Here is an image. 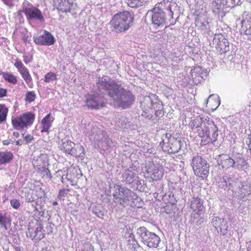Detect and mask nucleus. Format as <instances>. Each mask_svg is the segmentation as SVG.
Instances as JSON below:
<instances>
[{
    "instance_id": "4468645a",
    "label": "nucleus",
    "mask_w": 251,
    "mask_h": 251,
    "mask_svg": "<svg viewBox=\"0 0 251 251\" xmlns=\"http://www.w3.org/2000/svg\"><path fill=\"white\" fill-rule=\"evenodd\" d=\"M44 33L40 36H34L33 39L36 44L42 46H50L53 45L55 39L52 34L46 30Z\"/></svg>"
},
{
    "instance_id": "2eb2a0df",
    "label": "nucleus",
    "mask_w": 251,
    "mask_h": 251,
    "mask_svg": "<svg viewBox=\"0 0 251 251\" xmlns=\"http://www.w3.org/2000/svg\"><path fill=\"white\" fill-rule=\"evenodd\" d=\"M60 149L66 153L72 155H80L76 152V150H79V151H81V152L83 151V148L81 146L77 145L75 147V144L69 140L63 141L60 146Z\"/></svg>"
},
{
    "instance_id": "c03bdc74",
    "label": "nucleus",
    "mask_w": 251,
    "mask_h": 251,
    "mask_svg": "<svg viewBox=\"0 0 251 251\" xmlns=\"http://www.w3.org/2000/svg\"><path fill=\"white\" fill-rule=\"evenodd\" d=\"M241 0H226V5L227 7H234L236 5H240Z\"/></svg>"
},
{
    "instance_id": "58836bf2",
    "label": "nucleus",
    "mask_w": 251,
    "mask_h": 251,
    "mask_svg": "<svg viewBox=\"0 0 251 251\" xmlns=\"http://www.w3.org/2000/svg\"><path fill=\"white\" fill-rule=\"evenodd\" d=\"M19 72L22 75L24 79L27 83L31 81V77L26 68L25 67L23 69H22L21 70L19 71Z\"/></svg>"
},
{
    "instance_id": "ea45409f",
    "label": "nucleus",
    "mask_w": 251,
    "mask_h": 251,
    "mask_svg": "<svg viewBox=\"0 0 251 251\" xmlns=\"http://www.w3.org/2000/svg\"><path fill=\"white\" fill-rule=\"evenodd\" d=\"M227 222L225 221L223 219L220 224L219 227H218V229L220 230V232L222 234L225 235L226 233L227 229Z\"/></svg>"
},
{
    "instance_id": "5fc2aeb1",
    "label": "nucleus",
    "mask_w": 251,
    "mask_h": 251,
    "mask_svg": "<svg viewBox=\"0 0 251 251\" xmlns=\"http://www.w3.org/2000/svg\"><path fill=\"white\" fill-rule=\"evenodd\" d=\"M67 176L68 175H65V176L62 177L60 180L63 183L67 184L68 182H72L71 179L67 177Z\"/></svg>"
},
{
    "instance_id": "f8f14e48",
    "label": "nucleus",
    "mask_w": 251,
    "mask_h": 251,
    "mask_svg": "<svg viewBox=\"0 0 251 251\" xmlns=\"http://www.w3.org/2000/svg\"><path fill=\"white\" fill-rule=\"evenodd\" d=\"M54 6L62 12H76L78 9L77 4L73 0H53Z\"/></svg>"
},
{
    "instance_id": "c756f323",
    "label": "nucleus",
    "mask_w": 251,
    "mask_h": 251,
    "mask_svg": "<svg viewBox=\"0 0 251 251\" xmlns=\"http://www.w3.org/2000/svg\"><path fill=\"white\" fill-rule=\"evenodd\" d=\"M193 123H195V124L196 128L197 129V131L200 133L203 128L204 123H205V121H207V119L206 118L203 119L202 117L199 116L193 120Z\"/></svg>"
},
{
    "instance_id": "39448f33",
    "label": "nucleus",
    "mask_w": 251,
    "mask_h": 251,
    "mask_svg": "<svg viewBox=\"0 0 251 251\" xmlns=\"http://www.w3.org/2000/svg\"><path fill=\"white\" fill-rule=\"evenodd\" d=\"M201 137L205 139L204 143L206 144L210 142H214L218 136V127L213 122L212 119L208 118L207 121L204 123L202 129L200 132Z\"/></svg>"
},
{
    "instance_id": "cd10ccee",
    "label": "nucleus",
    "mask_w": 251,
    "mask_h": 251,
    "mask_svg": "<svg viewBox=\"0 0 251 251\" xmlns=\"http://www.w3.org/2000/svg\"><path fill=\"white\" fill-rule=\"evenodd\" d=\"M242 182L239 179H232L230 177V182L229 183L228 190H231L233 193L236 194V191L242 185Z\"/></svg>"
},
{
    "instance_id": "79ce46f5",
    "label": "nucleus",
    "mask_w": 251,
    "mask_h": 251,
    "mask_svg": "<svg viewBox=\"0 0 251 251\" xmlns=\"http://www.w3.org/2000/svg\"><path fill=\"white\" fill-rule=\"evenodd\" d=\"M26 235L27 236L31 238L32 240H34L36 241V238H37L36 235V227L34 229L32 227H28V231L26 232Z\"/></svg>"
},
{
    "instance_id": "b1692460",
    "label": "nucleus",
    "mask_w": 251,
    "mask_h": 251,
    "mask_svg": "<svg viewBox=\"0 0 251 251\" xmlns=\"http://www.w3.org/2000/svg\"><path fill=\"white\" fill-rule=\"evenodd\" d=\"M148 172H150L151 173L152 178L155 180L161 179L163 176V171H162V169H159L158 167L154 166L152 170L150 169Z\"/></svg>"
},
{
    "instance_id": "20e7f679",
    "label": "nucleus",
    "mask_w": 251,
    "mask_h": 251,
    "mask_svg": "<svg viewBox=\"0 0 251 251\" xmlns=\"http://www.w3.org/2000/svg\"><path fill=\"white\" fill-rule=\"evenodd\" d=\"M136 234L139 241L149 248H157L160 242L158 236L150 231L144 226L138 228Z\"/></svg>"
},
{
    "instance_id": "6e6d98bb",
    "label": "nucleus",
    "mask_w": 251,
    "mask_h": 251,
    "mask_svg": "<svg viewBox=\"0 0 251 251\" xmlns=\"http://www.w3.org/2000/svg\"><path fill=\"white\" fill-rule=\"evenodd\" d=\"M33 139V136L29 134L26 135L24 138V140L26 142V144L30 143Z\"/></svg>"
},
{
    "instance_id": "423d86ee",
    "label": "nucleus",
    "mask_w": 251,
    "mask_h": 251,
    "mask_svg": "<svg viewBox=\"0 0 251 251\" xmlns=\"http://www.w3.org/2000/svg\"><path fill=\"white\" fill-rule=\"evenodd\" d=\"M191 166L196 176L201 177L202 180L208 176L209 166L201 156H194L192 160Z\"/></svg>"
},
{
    "instance_id": "f257e3e1",
    "label": "nucleus",
    "mask_w": 251,
    "mask_h": 251,
    "mask_svg": "<svg viewBox=\"0 0 251 251\" xmlns=\"http://www.w3.org/2000/svg\"><path fill=\"white\" fill-rule=\"evenodd\" d=\"M97 84L100 92L107 94L117 107L128 108L133 104L135 100V97L131 92L107 76L99 77Z\"/></svg>"
},
{
    "instance_id": "de8ad7c7",
    "label": "nucleus",
    "mask_w": 251,
    "mask_h": 251,
    "mask_svg": "<svg viewBox=\"0 0 251 251\" xmlns=\"http://www.w3.org/2000/svg\"><path fill=\"white\" fill-rule=\"evenodd\" d=\"M35 95L33 92H27L26 94L25 100L28 102H32L34 100Z\"/></svg>"
},
{
    "instance_id": "13d9d810",
    "label": "nucleus",
    "mask_w": 251,
    "mask_h": 251,
    "mask_svg": "<svg viewBox=\"0 0 251 251\" xmlns=\"http://www.w3.org/2000/svg\"><path fill=\"white\" fill-rule=\"evenodd\" d=\"M170 200L169 201V202L172 205H174L176 204V200L174 198V196L171 197V196H169Z\"/></svg>"
},
{
    "instance_id": "9d476101",
    "label": "nucleus",
    "mask_w": 251,
    "mask_h": 251,
    "mask_svg": "<svg viewBox=\"0 0 251 251\" xmlns=\"http://www.w3.org/2000/svg\"><path fill=\"white\" fill-rule=\"evenodd\" d=\"M155 98V95L151 94L145 96L140 100V107L143 110L141 115L148 119H151L152 117L153 111H152V107L156 104V102L153 103Z\"/></svg>"
},
{
    "instance_id": "72a5a7b5",
    "label": "nucleus",
    "mask_w": 251,
    "mask_h": 251,
    "mask_svg": "<svg viewBox=\"0 0 251 251\" xmlns=\"http://www.w3.org/2000/svg\"><path fill=\"white\" fill-rule=\"evenodd\" d=\"M2 76L5 80L10 83L16 84L17 82L16 77L11 74L8 73H3Z\"/></svg>"
},
{
    "instance_id": "a878e982",
    "label": "nucleus",
    "mask_w": 251,
    "mask_h": 251,
    "mask_svg": "<svg viewBox=\"0 0 251 251\" xmlns=\"http://www.w3.org/2000/svg\"><path fill=\"white\" fill-rule=\"evenodd\" d=\"M191 75L193 78H196L197 76L203 78L204 76H206V73L204 72V69L200 66L195 67L193 69L191 70Z\"/></svg>"
},
{
    "instance_id": "aec40b11",
    "label": "nucleus",
    "mask_w": 251,
    "mask_h": 251,
    "mask_svg": "<svg viewBox=\"0 0 251 251\" xmlns=\"http://www.w3.org/2000/svg\"><path fill=\"white\" fill-rule=\"evenodd\" d=\"M53 119L54 118L51 116V114L50 113L42 120V132L48 131L49 129L51 126V124Z\"/></svg>"
},
{
    "instance_id": "bf43d9fd",
    "label": "nucleus",
    "mask_w": 251,
    "mask_h": 251,
    "mask_svg": "<svg viewBox=\"0 0 251 251\" xmlns=\"http://www.w3.org/2000/svg\"><path fill=\"white\" fill-rule=\"evenodd\" d=\"M81 151H79V150H76V152H77L78 154H80V155H75V156H76V157H84V156H85V153H84V149H83V151L82 152H81Z\"/></svg>"
},
{
    "instance_id": "473e14b6",
    "label": "nucleus",
    "mask_w": 251,
    "mask_h": 251,
    "mask_svg": "<svg viewBox=\"0 0 251 251\" xmlns=\"http://www.w3.org/2000/svg\"><path fill=\"white\" fill-rule=\"evenodd\" d=\"M146 0H128V5L131 8H137L144 5Z\"/></svg>"
},
{
    "instance_id": "a18cd8bd",
    "label": "nucleus",
    "mask_w": 251,
    "mask_h": 251,
    "mask_svg": "<svg viewBox=\"0 0 251 251\" xmlns=\"http://www.w3.org/2000/svg\"><path fill=\"white\" fill-rule=\"evenodd\" d=\"M222 220L223 219L218 217H215L212 219V224L217 230H218V227H219L220 224L221 222H222Z\"/></svg>"
},
{
    "instance_id": "052dcab7",
    "label": "nucleus",
    "mask_w": 251,
    "mask_h": 251,
    "mask_svg": "<svg viewBox=\"0 0 251 251\" xmlns=\"http://www.w3.org/2000/svg\"><path fill=\"white\" fill-rule=\"evenodd\" d=\"M251 135H249V137L246 139V143L248 148L251 147Z\"/></svg>"
},
{
    "instance_id": "4c0bfd02",
    "label": "nucleus",
    "mask_w": 251,
    "mask_h": 251,
    "mask_svg": "<svg viewBox=\"0 0 251 251\" xmlns=\"http://www.w3.org/2000/svg\"><path fill=\"white\" fill-rule=\"evenodd\" d=\"M8 109L2 104H0V122L2 123L5 121Z\"/></svg>"
},
{
    "instance_id": "a211bd4d",
    "label": "nucleus",
    "mask_w": 251,
    "mask_h": 251,
    "mask_svg": "<svg viewBox=\"0 0 251 251\" xmlns=\"http://www.w3.org/2000/svg\"><path fill=\"white\" fill-rule=\"evenodd\" d=\"M24 11L28 19H34L40 21H44L41 11L35 7L25 8Z\"/></svg>"
},
{
    "instance_id": "f3484780",
    "label": "nucleus",
    "mask_w": 251,
    "mask_h": 251,
    "mask_svg": "<svg viewBox=\"0 0 251 251\" xmlns=\"http://www.w3.org/2000/svg\"><path fill=\"white\" fill-rule=\"evenodd\" d=\"M218 164L224 169L235 167L236 162L227 154L220 155L217 159Z\"/></svg>"
},
{
    "instance_id": "393cba45",
    "label": "nucleus",
    "mask_w": 251,
    "mask_h": 251,
    "mask_svg": "<svg viewBox=\"0 0 251 251\" xmlns=\"http://www.w3.org/2000/svg\"><path fill=\"white\" fill-rule=\"evenodd\" d=\"M13 157V155L10 151L0 152V164L8 163Z\"/></svg>"
},
{
    "instance_id": "a19ab883",
    "label": "nucleus",
    "mask_w": 251,
    "mask_h": 251,
    "mask_svg": "<svg viewBox=\"0 0 251 251\" xmlns=\"http://www.w3.org/2000/svg\"><path fill=\"white\" fill-rule=\"evenodd\" d=\"M230 177L228 176H224L221 180L219 182V186L226 190V183L228 184L230 182Z\"/></svg>"
},
{
    "instance_id": "5701e85b",
    "label": "nucleus",
    "mask_w": 251,
    "mask_h": 251,
    "mask_svg": "<svg viewBox=\"0 0 251 251\" xmlns=\"http://www.w3.org/2000/svg\"><path fill=\"white\" fill-rule=\"evenodd\" d=\"M237 192L240 199L248 197L251 195L250 186L242 182Z\"/></svg>"
},
{
    "instance_id": "e433bc0d",
    "label": "nucleus",
    "mask_w": 251,
    "mask_h": 251,
    "mask_svg": "<svg viewBox=\"0 0 251 251\" xmlns=\"http://www.w3.org/2000/svg\"><path fill=\"white\" fill-rule=\"evenodd\" d=\"M36 241H38L43 239L45 236L44 231H43V226L41 225H39L36 227Z\"/></svg>"
},
{
    "instance_id": "bb28decb",
    "label": "nucleus",
    "mask_w": 251,
    "mask_h": 251,
    "mask_svg": "<svg viewBox=\"0 0 251 251\" xmlns=\"http://www.w3.org/2000/svg\"><path fill=\"white\" fill-rule=\"evenodd\" d=\"M38 162H41V163H43V160L41 158H39L38 159H37L36 161H34L33 162V165L34 167H36L38 169H43V172L45 174L46 176H47L49 178H51V175L50 173V171L48 169L46 168V166H44L45 164H43V165H40L38 163Z\"/></svg>"
},
{
    "instance_id": "37998d69",
    "label": "nucleus",
    "mask_w": 251,
    "mask_h": 251,
    "mask_svg": "<svg viewBox=\"0 0 251 251\" xmlns=\"http://www.w3.org/2000/svg\"><path fill=\"white\" fill-rule=\"evenodd\" d=\"M56 75L53 73H48L45 76V81L47 83L56 80Z\"/></svg>"
},
{
    "instance_id": "6ab92c4d",
    "label": "nucleus",
    "mask_w": 251,
    "mask_h": 251,
    "mask_svg": "<svg viewBox=\"0 0 251 251\" xmlns=\"http://www.w3.org/2000/svg\"><path fill=\"white\" fill-rule=\"evenodd\" d=\"M226 5V0H215L211 4V9L213 12L219 16L225 15L224 8Z\"/></svg>"
},
{
    "instance_id": "6e6552de",
    "label": "nucleus",
    "mask_w": 251,
    "mask_h": 251,
    "mask_svg": "<svg viewBox=\"0 0 251 251\" xmlns=\"http://www.w3.org/2000/svg\"><path fill=\"white\" fill-rule=\"evenodd\" d=\"M147 15L151 18L152 23L156 27H162L167 23V16L163 9L157 5L150 11Z\"/></svg>"
},
{
    "instance_id": "8fccbe9b",
    "label": "nucleus",
    "mask_w": 251,
    "mask_h": 251,
    "mask_svg": "<svg viewBox=\"0 0 251 251\" xmlns=\"http://www.w3.org/2000/svg\"><path fill=\"white\" fill-rule=\"evenodd\" d=\"M10 205L14 209H18L20 206L19 201L16 199H13L10 201Z\"/></svg>"
},
{
    "instance_id": "2f4dec72",
    "label": "nucleus",
    "mask_w": 251,
    "mask_h": 251,
    "mask_svg": "<svg viewBox=\"0 0 251 251\" xmlns=\"http://www.w3.org/2000/svg\"><path fill=\"white\" fill-rule=\"evenodd\" d=\"M196 26L202 31H205L208 28V23L207 21H202L200 18H197L195 21Z\"/></svg>"
},
{
    "instance_id": "09e8293b",
    "label": "nucleus",
    "mask_w": 251,
    "mask_h": 251,
    "mask_svg": "<svg viewBox=\"0 0 251 251\" xmlns=\"http://www.w3.org/2000/svg\"><path fill=\"white\" fill-rule=\"evenodd\" d=\"M156 104L154 105V106L152 107V110L153 109H154V111H157L158 110H161L163 108L162 105L155 98V99L153 100V103H156Z\"/></svg>"
},
{
    "instance_id": "f03ea898",
    "label": "nucleus",
    "mask_w": 251,
    "mask_h": 251,
    "mask_svg": "<svg viewBox=\"0 0 251 251\" xmlns=\"http://www.w3.org/2000/svg\"><path fill=\"white\" fill-rule=\"evenodd\" d=\"M114 189V192L112 194L113 199L111 207L116 211L122 210L128 205L133 206L134 202L131 201V200L134 199V197L137 201L141 200L140 198L126 187L115 184Z\"/></svg>"
},
{
    "instance_id": "9b49d317",
    "label": "nucleus",
    "mask_w": 251,
    "mask_h": 251,
    "mask_svg": "<svg viewBox=\"0 0 251 251\" xmlns=\"http://www.w3.org/2000/svg\"><path fill=\"white\" fill-rule=\"evenodd\" d=\"M212 42L213 45L219 54H224L229 51V43L223 34H215Z\"/></svg>"
},
{
    "instance_id": "680f3d73",
    "label": "nucleus",
    "mask_w": 251,
    "mask_h": 251,
    "mask_svg": "<svg viewBox=\"0 0 251 251\" xmlns=\"http://www.w3.org/2000/svg\"><path fill=\"white\" fill-rule=\"evenodd\" d=\"M7 6H9L10 7L12 6V4H11V1L9 0H1Z\"/></svg>"
},
{
    "instance_id": "7ed1b4c3",
    "label": "nucleus",
    "mask_w": 251,
    "mask_h": 251,
    "mask_svg": "<svg viewBox=\"0 0 251 251\" xmlns=\"http://www.w3.org/2000/svg\"><path fill=\"white\" fill-rule=\"evenodd\" d=\"M133 21V14L127 11H124L114 15L110 24L116 32H122L131 27Z\"/></svg>"
},
{
    "instance_id": "ddd939ff",
    "label": "nucleus",
    "mask_w": 251,
    "mask_h": 251,
    "mask_svg": "<svg viewBox=\"0 0 251 251\" xmlns=\"http://www.w3.org/2000/svg\"><path fill=\"white\" fill-rule=\"evenodd\" d=\"M87 106L91 109H99L104 106V97L97 93L89 95L86 99Z\"/></svg>"
},
{
    "instance_id": "dca6fc26",
    "label": "nucleus",
    "mask_w": 251,
    "mask_h": 251,
    "mask_svg": "<svg viewBox=\"0 0 251 251\" xmlns=\"http://www.w3.org/2000/svg\"><path fill=\"white\" fill-rule=\"evenodd\" d=\"M92 131L89 136L90 140L93 141L95 142V145L100 148V144L105 138L107 132L96 127H94Z\"/></svg>"
},
{
    "instance_id": "4be33fe9",
    "label": "nucleus",
    "mask_w": 251,
    "mask_h": 251,
    "mask_svg": "<svg viewBox=\"0 0 251 251\" xmlns=\"http://www.w3.org/2000/svg\"><path fill=\"white\" fill-rule=\"evenodd\" d=\"M190 207L194 211H200L203 208V201L199 198L193 197L191 201Z\"/></svg>"
},
{
    "instance_id": "c9c22d12",
    "label": "nucleus",
    "mask_w": 251,
    "mask_h": 251,
    "mask_svg": "<svg viewBox=\"0 0 251 251\" xmlns=\"http://www.w3.org/2000/svg\"><path fill=\"white\" fill-rule=\"evenodd\" d=\"M242 30L244 31V33L249 36L248 37V39L251 40V22H247L245 25H242Z\"/></svg>"
},
{
    "instance_id": "412c9836",
    "label": "nucleus",
    "mask_w": 251,
    "mask_h": 251,
    "mask_svg": "<svg viewBox=\"0 0 251 251\" xmlns=\"http://www.w3.org/2000/svg\"><path fill=\"white\" fill-rule=\"evenodd\" d=\"M137 177L136 174L132 171L129 170H126L123 174V180L126 184H131Z\"/></svg>"
},
{
    "instance_id": "1a4fd4ad",
    "label": "nucleus",
    "mask_w": 251,
    "mask_h": 251,
    "mask_svg": "<svg viewBox=\"0 0 251 251\" xmlns=\"http://www.w3.org/2000/svg\"><path fill=\"white\" fill-rule=\"evenodd\" d=\"M35 119V115L30 112H25L19 117L12 119L13 126L19 130L31 125Z\"/></svg>"
},
{
    "instance_id": "3c124183",
    "label": "nucleus",
    "mask_w": 251,
    "mask_h": 251,
    "mask_svg": "<svg viewBox=\"0 0 251 251\" xmlns=\"http://www.w3.org/2000/svg\"><path fill=\"white\" fill-rule=\"evenodd\" d=\"M70 190L69 189H62L59 190L58 197L60 199L65 198V197L67 196L68 193L70 192Z\"/></svg>"
},
{
    "instance_id": "864d4df0",
    "label": "nucleus",
    "mask_w": 251,
    "mask_h": 251,
    "mask_svg": "<svg viewBox=\"0 0 251 251\" xmlns=\"http://www.w3.org/2000/svg\"><path fill=\"white\" fill-rule=\"evenodd\" d=\"M55 177L59 178L60 180L61 179L62 177L65 176V175L64 174V172L62 170H58L54 174Z\"/></svg>"
},
{
    "instance_id": "0eeeda50",
    "label": "nucleus",
    "mask_w": 251,
    "mask_h": 251,
    "mask_svg": "<svg viewBox=\"0 0 251 251\" xmlns=\"http://www.w3.org/2000/svg\"><path fill=\"white\" fill-rule=\"evenodd\" d=\"M165 136L167 142H165V139H163L160 143L164 151L168 152V153H176L180 151L182 147L180 140L172 137L171 134L168 133H166Z\"/></svg>"
},
{
    "instance_id": "e2e57ef3",
    "label": "nucleus",
    "mask_w": 251,
    "mask_h": 251,
    "mask_svg": "<svg viewBox=\"0 0 251 251\" xmlns=\"http://www.w3.org/2000/svg\"><path fill=\"white\" fill-rule=\"evenodd\" d=\"M52 228L50 224H49L48 226H47V229L48 234L52 232Z\"/></svg>"
},
{
    "instance_id": "4d7b16f0",
    "label": "nucleus",
    "mask_w": 251,
    "mask_h": 251,
    "mask_svg": "<svg viewBox=\"0 0 251 251\" xmlns=\"http://www.w3.org/2000/svg\"><path fill=\"white\" fill-rule=\"evenodd\" d=\"M7 91L6 89L0 87V98H2L6 96Z\"/></svg>"
},
{
    "instance_id": "49530a36",
    "label": "nucleus",
    "mask_w": 251,
    "mask_h": 251,
    "mask_svg": "<svg viewBox=\"0 0 251 251\" xmlns=\"http://www.w3.org/2000/svg\"><path fill=\"white\" fill-rule=\"evenodd\" d=\"M237 163L236 168L238 169H242L245 166L247 165L246 161L242 158L239 159V161H235Z\"/></svg>"
},
{
    "instance_id": "69168bd1",
    "label": "nucleus",
    "mask_w": 251,
    "mask_h": 251,
    "mask_svg": "<svg viewBox=\"0 0 251 251\" xmlns=\"http://www.w3.org/2000/svg\"><path fill=\"white\" fill-rule=\"evenodd\" d=\"M11 141V140H9V139L5 140L3 141V144L4 145H8L10 143Z\"/></svg>"
},
{
    "instance_id": "338daca9",
    "label": "nucleus",
    "mask_w": 251,
    "mask_h": 251,
    "mask_svg": "<svg viewBox=\"0 0 251 251\" xmlns=\"http://www.w3.org/2000/svg\"><path fill=\"white\" fill-rule=\"evenodd\" d=\"M129 238L132 239V240H134L135 241H136L137 242V241H136L135 239V237H134V234L132 233H131L129 235Z\"/></svg>"
},
{
    "instance_id": "f704fd0d",
    "label": "nucleus",
    "mask_w": 251,
    "mask_h": 251,
    "mask_svg": "<svg viewBox=\"0 0 251 251\" xmlns=\"http://www.w3.org/2000/svg\"><path fill=\"white\" fill-rule=\"evenodd\" d=\"M93 213L100 218H103L104 214V210L100 205L95 207L93 209Z\"/></svg>"
},
{
    "instance_id": "0e129e2a",
    "label": "nucleus",
    "mask_w": 251,
    "mask_h": 251,
    "mask_svg": "<svg viewBox=\"0 0 251 251\" xmlns=\"http://www.w3.org/2000/svg\"><path fill=\"white\" fill-rule=\"evenodd\" d=\"M189 126L191 127V128L192 130H194L195 128H196V126L195 123H193V120L191 121V122L189 124Z\"/></svg>"
},
{
    "instance_id": "c85d7f7f",
    "label": "nucleus",
    "mask_w": 251,
    "mask_h": 251,
    "mask_svg": "<svg viewBox=\"0 0 251 251\" xmlns=\"http://www.w3.org/2000/svg\"><path fill=\"white\" fill-rule=\"evenodd\" d=\"M11 225V220L7 214L0 211V225L7 229V226Z\"/></svg>"
},
{
    "instance_id": "774afa93",
    "label": "nucleus",
    "mask_w": 251,
    "mask_h": 251,
    "mask_svg": "<svg viewBox=\"0 0 251 251\" xmlns=\"http://www.w3.org/2000/svg\"><path fill=\"white\" fill-rule=\"evenodd\" d=\"M13 135L16 137V138H18L19 137V133L18 132H17V131H14L13 133Z\"/></svg>"
},
{
    "instance_id": "7c9ffc66",
    "label": "nucleus",
    "mask_w": 251,
    "mask_h": 251,
    "mask_svg": "<svg viewBox=\"0 0 251 251\" xmlns=\"http://www.w3.org/2000/svg\"><path fill=\"white\" fill-rule=\"evenodd\" d=\"M113 146V141L106 134L105 135V138H104L103 141H102L100 144V146L99 148H101L103 150H107L108 148H111Z\"/></svg>"
},
{
    "instance_id": "603ef678",
    "label": "nucleus",
    "mask_w": 251,
    "mask_h": 251,
    "mask_svg": "<svg viewBox=\"0 0 251 251\" xmlns=\"http://www.w3.org/2000/svg\"><path fill=\"white\" fill-rule=\"evenodd\" d=\"M14 66L18 69L19 71L25 68L21 61L19 60H17L14 63Z\"/></svg>"
}]
</instances>
